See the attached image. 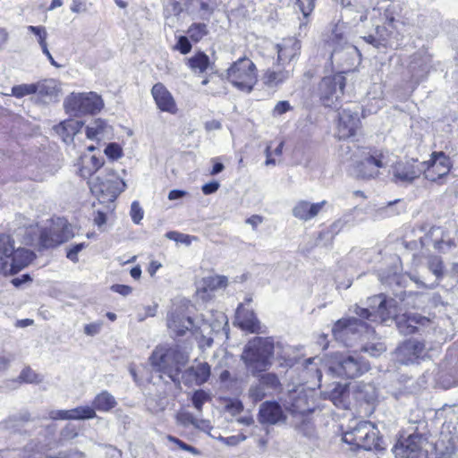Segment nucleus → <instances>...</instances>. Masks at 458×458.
<instances>
[{"instance_id":"obj_10","label":"nucleus","mask_w":458,"mask_h":458,"mask_svg":"<svg viewBox=\"0 0 458 458\" xmlns=\"http://www.w3.org/2000/svg\"><path fill=\"white\" fill-rule=\"evenodd\" d=\"M360 318H348L339 319L333 327L332 333L337 341L342 342L344 345L349 346L356 335L362 334H372L374 329L367 323Z\"/></svg>"},{"instance_id":"obj_32","label":"nucleus","mask_w":458,"mask_h":458,"mask_svg":"<svg viewBox=\"0 0 458 458\" xmlns=\"http://www.w3.org/2000/svg\"><path fill=\"white\" fill-rule=\"evenodd\" d=\"M381 0H342L344 6L354 7L357 12H364L360 20L362 21L367 19L370 10L375 11Z\"/></svg>"},{"instance_id":"obj_58","label":"nucleus","mask_w":458,"mask_h":458,"mask_svg":"<svg viewBox=\"0 0 458 458\" xmlns=\"http://www.w3.org/2000/svg\"><path fill=\"white\" fill-rule=\"evenodd\" d=\"M226 284L227 278L222 276H211L208 279V285L212 289L224 287Z\"/></svg>"},{"instance_id":"obj_4","label":"nucleus","mask_w":458,"mask_h":458,"mask_svg":"<svg viewBox=\"0 0 458 458\" xmlns=\"http://www.w3.org/2000/svg\"><path fill=\"white\" fill-rule=\"evenodd\" d=\"M378 433V429L371 422L360 420L348 427L343 435V441L356 449L381 450L384 447Z\"/></svg>"},{"instance_id":"obj_23","label":"nucleus","mask_w":458,"mask_h":458,"mask_svg":"<svg viewBox=\"0 0 458 458\" xmlns=\"http://www.w3.org/2000/svg\"><path fill=\"white\" fill-rule=\"evenodd\" d=\"M236 321L239 327L245 331L253 334L262 332L260 322L253 310L245 309L242 303L239 304L236 310Z\"/></svg>"},{"instance_id":"obj_25","label":"nucleus","mask_w":458,"mask_h":458,"mask_svg":"<svg viewBox=\"0 0 458 458\" xmlns=\"http://www.w3.org/2000/svg\"><path fill=\"white\" fill-rule=\"evenodd\" d=\"M326 203V200L318 203H310L306 200H300L293 207V215L300 220H310L318 216Z\"/></svg>"},{"instance_id":"obj_19","label":"nucleus","mask_w":458,"mask_h":458,"mask_svg":"<svg viewBox=\"0 0 458 458\" xmlns=\"http://www.w3.org/2000/svg\"><path fill=\"white\" fill-rule=\"evenodd\" d=\"M360 126V118L357 112L343 109L339 113L338 136L340 139H347L356 133Z\"/></svg>"},{"instance_id":"obj_3","label":"nucleus","mask_w":458,"mask_h":458,"mask_svg":"<svg viewBox=\"0 0 458 458\" xmlns=\"http://www.w3.org/2000/svg\"><path fill=\"white\" fill-rule=\"evenodd\" d=\"M274 340L270 337H254L243 349L242 359L253 376L271 366L274 355Z\"/></svg>"},{"instance_id":"obj_21","label":"nucleus","mask_w":458,"mask_h":458,"mask_svg":"<svg viewBox=\"0 0 458 458\" xmlns=\"http://www.w3.org/2000/svg\"><path fill=\"white\" fill-rule=\"evenodd\" d=\"M151 94L155 99L157 107L163 112L174 114L176 112V105L172 94L160 82L156 83L151 89Z\"/></svg>"},{"instance_id":"obj_16","label":"nucleus","mask_w":458,"mask_h":458,"mask_svg":"<svg viewBox=\"0 0 458 458\" xmlns=\"http://www.w3.org/2000/svg\"><path fill=\"white\" fill-rule=\"evenodd\" d=\"M425 163H418L416 160L397 162L392 170L394 182L399 184L411 183L419 178L425 170Z\"/></svg>"},{"instance_id":"obj_40","label":"nucleus","mask_w":458,"mask_h":458,"mask_svg":"<svg viewBox=\"0 0 458 458\" xmlns=\"http://www.w3.org/2000/svg\"><path fill=\"white\" fill-rule=\"evenodd\" d=\"M71 420H89L97 417L91 406H79L70 410Z\"/></svg>"},{"instance_id":"obj_41","label":"nucleus","mask_w":458,"mask_h":458,"mask_svg":"<svg viewBox=\"0 0 458 458\" xmlns=\"http://www.w3.org/2000/svg\"><path fill=\"white\" fill-rule=\"evenodd\" d=\"M259 382L267 390L276 391L281 387L278 377L275 373L261 374Z\"/></svg>"},{"instance_id":"obj_57","label":"nucleus","mask_w":458,"mask_h":458,"mask_svg":"<svg viewBox=\"0 0 458 458\" xmlns=\"http://www.w3.org/2000/svg\"><path fill=\"white\" fill-rule=\"evenodd\" d=\"M291 109H292V106L289 103V101L283 100V101L277 102V104L275 106V107L273 109L272 114L274 116L282 115V114H285L286 112L290 111Z\"/></svg>"},{"instance_id":"obj_42","label":"nucleus","mask_w":458,"mask_h":458,"mask_svg":"<svg viewBox=\"0 0 458 458\" xmlns=\"http://www.w3.org/2000/svg\"><path fill=\"white\" fill-rule=\"evenodd\" d=\"M187 33L192 41L199 42L208 34V29L205 23H193L188 29Z\"/></svg>"},{"instance_id":"obj_35","label":"nucleus","mask_w":458,"mask_h":458,"mask_svg":"<svg viewBox=\"0 0 458 458\" xmlns=\"http://www.w3.org/2000/svg\"><path fill=\"white\" fill-rule=\"evenodd\" d=\"M29 420L30 415L24 412L22 414L10 416L1 426L11 433L20 432Z\"/></svg>"},{"instance_id":"obj_64","label":"nucleus","mask_w":458,"mask_h":458,"mask_svg":"<svg viewBox=\"0 0 458 458\" xmlns=\"http://www.w3.org/2000/svg\"><path fill=\"white\" fill-rule=\"evenodd\" d=\"M71 11L75 13H81L87 11L85 0H72Z\"/></svg>"},{"instance_id":"obj_26","label":"nucleus","mask_w":458,"mask_h":458,"mask_svg":"<svg viewBox=\"0 0 458 458\" xmlns=\"http://www.w3.org/2000/svg\"><path fill=\"white\" fill-rule=\"evenodd\" d=\"M34 259V253L24 248L13 247V252L11 254L10 259H7V264L9 263V272L11 274H16L22 268L27 267Z\"/></svg>"},{"instance_id":"obj_39","label":"nucleus","mask_w":458,"mask_h":458,"mask_svg":"<svg viewBox=\"0 0 458 458\" xmlns=\"http://www.w3.org/2000/svg\"><path fill=\"white\" fill-rule=\"evenodd\" d=\"M106 128V123L101 119H97L86 127V135L89 140H100Z\"/></svg>"},{"instance_id":"obj_48","label":"nucleus","mask_w":458,"mask_h":458,"mask_svg":"<svg viewBox=\"0 0 458 458\" xmlns=\"http://www.w3.org/2000/svg\"><path fill=\"white\" fill-rule=\"evenodd\" d=\"M428 269L437 277L443 276V262L442 259L437 257H430L428 259Z\"/></svg>"},{"instance_id":"obj_47","label":"nucleus","mask_w":458,"mask_h":458,"mask_svg":"<svg viewBox=\"0 0 458 458\" xmlns=\"http://www.w3.org/2000/svg\"><path fill=\"white\" fill-rule=\"evenodd\" d=\"M210 398L209 394L202 390V389H199V390H196L193 394H192V397H191V402H192V404L193 406L199 411H200L202 410V406L203 404Z\"/></svg>"},{"instance_id":"obj_37","label":"nucleus","mask_w":458,"mask_h":458,"mask_svg":"<svg viewBox=\"0 0 458 458\" xmlns=\"http://www.w3.org/2000/svg\"><path fill=\"white\" fill-rule=\"evenodd\" d=\"M34 84L35 92L41 97H53L57 92V84L53 79H45Z\"/></svg>"},{"instance_id":"obj_8","label":"nucleus","mask_w":458,"mask_h":458,"mask_svg":"<svg viewBox=\"0 0 458 458\" xmlns=\"http://www.w3.org/2000/svg\"><path fill=\"white\" fill-rule=\"evenodd\" d=\"M369 369V364L359 355L339 354L331 361L328 371L335 377L354 378Z\"/></svg>"},{"instance_id":"obj_60","label":"nucleus","mask_w":458,"mask_h":458,"mask_svg":"<svg viewBox=\"0 0 458 458\" xmlns=\"http://www.w3.org/2000/svg\"><path fill=\"white\" fill-rule=\"evenodd\" d=\"M102 326H103L102 321H97V322H93L90 324H87L84 327V333L87 335L94 336L100 332Z\"/></svg>"},{"instance_id":"obj_55","label":"nucleus","mask_w":458,"mask_h":458,"mask_svg":"<svg viewBox=\"0 0 458 458\" xmlns=\"http://www.w3.org/2000/svg\"><path fill=\"white\" fill-rule=\"evenodd\" d=\"M175 48L179 50L182 55L188 54L191 50V44L189 40V38L181 36L178 38Z\"/></svg>"},{"instance_id":"obj_62","label":"nucleus","mask_w":458,"mask_h":458,"mask_svg":"<svg viewBox=\"0 0 458 458\" xmlns=\"http://www.w3.org/2000/svg\"><path fill=\"white\" fill-rule=\"evenodd\" d=\"M52 420H71L70 410H55L49 412Z\"/></svg>"},{"instance_id":"obj_31","label":"nucleus","mask_w":458,"mask_h":458,"mask_svg":"<svg viewBox=\"0 0 458 458\" xmlns=\"http://www.w3.org/2000/svg\"><path fill=\"white\" fill-rule=\"evenodd\" d=\"M117 404L115 398L107 391H102L97 394L92 402L94 411L106 412L114 408Z\"/></svg>"},{"instance_id":"obj_7","label":"nucleus","mask_w":458,"mask_h":458,"mask_svg":"<svg viewBox=\"0 0 458 458\" xmlns=\"http://www.w3.org/2000/svg\"><path fill=\"white\" fill-rule=\"evenodd\" d=\"M227 80L237 89L250 93L258 81L255 64L247 57L239 58L227 69Z\"/></svg>"},{"instance_id":"obj_33","label":"nucleus","mask_w":458,"mask_h":458,"mask_svg":"<svg viewBox=\"0 0 458 458\" xmlns=\"http://www.w3.org/2000/svg\"><path fill=\"white\" fill-rule=\"evenodd\" d=\"M13 241L10 235L0 233V271L7 269V259L13 252Z\"/></svg>"},{"instance_id":"obj_28","label":"nucleus","mask_w":458,"mask_h":458,"mask_svg":"<svg viewBox=\"0 0 458 458\" xmlns=\"http://www.w3.org/2000/svg\"><path fill=\"white\" fill-rule=\"evenodd\" d=\"M325 399H329L337 407H345V395L347 394L346 385L334 382L329 386V389L323 393Z\"/></svg>"},{"instance_id":"obj_44","label":"nucleus","mask_w":458,"mask_h":458,"mask_svg":"<svg viewBox=\"0 0 458 458\" xmlns=\"http://www.w3.org/2000/svg\"><path fill=\"white\" fill-rule=\"evenodd\" d=\"M267 394V390L259 382L251 385L248 391V396L254 403L263 400Z\"/></svg>"},{"instance_id":"obj_12","label":"nucleus","mask_w":458,"mask_h":458,"mask_svg":"<svg viewBox=\"0 0 458 458\" xmlns=\"http://www.w3.org/2000/svg\"><path fill=\"white\" fill-rule=\"evenodd\" d=\"M431 446L427 437L419 433L399 439L394 446L395 458H428V447Z\"/></svg>"},{"instance_id":"obj_14","label":"nucleus","mask_w":458,"mask_h":458,"mask_svg":"<svg viewBox=\"0 0 458 458\" xmlns=\"http://www.w3.org/2000/svg\"><path fill=\"white\" fill-rule=\"evenodd\" d=\"M72 236V228L67 220L57 217L49 228L40 232L39 243L44 248H51L68 241Z\"/></svg>"},{"instance_id":"obj_2","label":"nucleus","mask_w":458,"mask_h":458,"mask_svg":"<svg viewBox=\"0 0 458 458\" xmlns=\"http://www.w3.org/2000/svg\"><path fill=\"white\" fill-rule=\"evenodd\" d=\"M189 360V353L179 345L169 348L157 347L149 361L153 369L160 373V377H167L176 386L181 385L182 369Z\"/></svg>"},{"instance_id":"obj_27","label":"nucleus","mask_w":458,"mask_h":458,"mask_svg":"<svg viewBox=\"0 0 458 458\" xmlns=\"http://www.w3.org/2000/svg\"><path fill=\"white\" fill-rule=\"evenodd\" d=\"M83 123L78 120H65L54 127V131L64 142L70 143L74 136L81 130Z\"/></svg>"},{"instance_id":"obj_51","label":"nucleus","mask_w":458,"mask_h":458,"mask_svg":"<svg viewBox=\"0 0 458 458\" xmlns=\"http://www.w3.org/2000/svg\"><path fill=\"white\" fill-rule=\"evenodd\" d=\"M130 214L131 220L135 224L139 225L143 218L144 212L138 201H133L131 203Z\"/></svg>"},{"instance_id":"obj_50","label":"nucleus","mask_w":458,"mask_h":458,"mask_svg":"<svg viewBox=\"0 0 458 458\" xmlns=\"http://www.w3.org/2000/svg\"><path fill=\"white\" fill-rule=\"evenodd\" d=\"M19 378L25 383H37L40 381L38 375L29 367L21 370Z\"/></svg>"},{"instance_id":"obj_49","label":"nucleus","mask_w":458,"mask_h":458,"mask_svg":"<svg viewBox=\"0 0 458 458\" xmlns=\"http://www.w3.org/2000/svg\"><path fill=\"white\" fill-rule=\"evenodd\" d=\"M316 0H296L299 10L302 13L303 18L307 19L314 9Z\"/></svg>"},{"instance_id":"obj_54","label":"nucleus","mask_w":458,"mask_h":458,"mask_svg":"<svg viewBox=\"0 0 458 458\" xmlns=\"http://www.w3.org/2000/svg\"><path fill=\"white\" fill-rule=\"evenodd\" d=\"M86 244L84 242L77 243L72 245L71 248L68 249L66 257L73 263L78 262V254L81 252L83 249H85Z\"/></svg>"},{"instance_id":"obj_56","label":"nucleus","mask_w":458,"mask_h":458,"mask_svg":"<svg viewBox=\"0 0 458 458\" xmlns=\"http://www.w3.org/2000/svg\"><path fill=\"white\" fill-rule=\"evenodd\" d=\"M105 154L112 159H117L122 156V148L116 143H110L105 148Z\"/></svg>"},{"instance_id":"obj_45","label":"nucleus","mask_w":458,"mask_h":458,"mask_svg":"<svg viewBox=\"0 0 458 458\" xmlns=\"http://www.w3.org/2000/svg\"><path fill=\"white\" fill-rule=\"evenodd\" d=\"M35 84H20L12 88V95L21 98L28 95L35 94Z\"/></svg>"},{"instance_id":"obj_17","label":"nucleus","mask_w":458,"mask_h":458,"mask_svg":"<svg viewBox=\"0 0 458 458\" xmlns=\"http://www.w3.org/2000/svg\"><path fill=\"white\" fill-rule=\"evenodd\" d=\"M425 354V344L415 339L403 342L395 352L396 360L404 365L417 362Z\"/></svg>"},{"instance_id":"obj_61","label":"nucleus","mask_w":458,"mask_h":458,"mask_svg":"<svg viewBox=\"0 0 458 458\" xmlns=\"http://www.w3.org/2000/svg\"><path fill=\"white\" fill-rule=\"evenodd\" d=\"M14 360V355L10 352H3L0 354V371L6 370L11 362Z\"/></svg>"},{"instance_id":"obj_30","label":"nucleus","mask_w":458,"mask_h":458,"mask_svg":"<svg viewBox=\"0 0 458 458\" xmlns=\"http://www.w3.org/2000/svg\"><path fill=\"white\" fill-rule=\"evenodd\" d=\"M186 64L194 73H203L210 66V59L204 52L199 51L187 58Z\"/></svg>"},{"instance_id":"obj_46","label":"nucleus","mask_w":458,"mask_h":458,"mask_svg":"<svg viewBox=\"0 0 458 458\" xmlns=\"http://www.w3.org/2000/svg\"><path fill=\"white\" fill-rule=\"evenodd\" d=\"M27 30L35 35V37L37 38V41L39 44L40 47H43V46H47V31L44 26L30 25L27 27Z\"/></svg>"},{"instance_id":"obj_53","label":"nucleus","mask_w":458,"mask_h":458,"mask_svg":"<svg viewBox=\"0 0 458 458\" xmlns=\"http://www.w3.org/2000/svg\"><path fill=\"white\" fill-rule=\"evenodd\" d=\"M362 351L371 356H378L386 351V346L382 343L371 344L364 346Z\"/></svg>"},{"instance_id":"obj_24","label":"nucleus","mask_w":458,"mask_h":458,"mask_svg":"<svg viewBox=\"0 0 458 458\" xmlns=\"http://www.w3.org/2000/svg\"><path fill=\"white\" fill-rule=\"evenodd\" d=\"M211 374V368L207 362H200L188 368L182 375L185 384L194 382L197 386L205 384Z\"/></svg>"},{"instance_id":"obj_63","label":"nucleus","mask_w":458,"mask_h":458,"mask_svg":"<svg viewBox=\"0 0 458 458\" xmlns=\"http://www.w3.org/2000/svg\"><path fill=\"white\" fill-rule=\"evenodd\" d=\"M360 391H364L366 395L364 399L367 403H370L375 398V388L371 385H363L358 386Z\"/></svg>"},{"instance_id":"obj_11","label":"nucleus","mask_w":458,"mask_h":458,"mask_svg":"<svg viewBox=\"0 0 458 458\" xmlns=\"http://www.w3.org/2000/svg\"><path fill=\"white\" fill-rule=\"evenodd\" d=\"M103 101L97 93H72L64 100L66 112L72 115L95 114L103 107Z\"/></svg>"},{"instance_id":"obj_13","label":"nucleus","mask_w":458,"mask_h":458,"mask_svg":"<svg viewBox=\"0 0 458 458\" xmlns=\"http://www.w3.org/2000/svg\"><path fill=\"white\" fill-rule=\"evenodd\" d=\"M345 78L335 73L324 77L318 87V94L325 106L336 108L341 97L344 95Z\"/></svg>"},{"instance_id":"obj_43","label":"nucleus","mask_w":458,"mask_h":458,"mask_svg":"<svg viewBox=\"0 0 458 458\" xmlns=\"http://www.w3.org/2000/svg\"><path fill=\"white\" fill-rule=\"evenodd\" d=\"M385 28L377 26L376 35H368L363 37L364 40L375 47H386L387 45V37L384 35Z\"/></svg>"},{"instance_id":"obj_9","label":"nucleus","mask_w":458,"mask_h":458,"mask_svg":"<svg viewBox=\"0 0 458 458\" xmlns=\"http://www.w3.org/2000/svg\"><path fill=\"white\" fill-rule=\"evenodd\" d=\"M340 38L334 47L330 60L336 73L343 75L353 71L360 63L358 48Z\"/></svg>"},{"instance_id":"obj_22","label":"nucleus","mask_w":458,"mask_h":458,"mask_svg":"<svg viewBox=\"0 0 458 458\" xmlns=\"http://www.w3.org/2000/svg\"><path fill=\"white\" fill-rule=\"evenodd\" d=\"M277 62L280 64L290 63L300 54L301 43L294 38H284L276 46Z\"/></svg>"},{"instance_id":"obj_5","label":"nucleus","mask_w":458,"mask_h":458,"mask_svg":"<svg viewBox=\"0 0 458 458\" xmlns=\"http://www.w3.org/2000/svg\"><path fill=\"white\" fill-rule=\"evenodd\" d=\"M360 160L356 161L353 168L355 176L361 179L376 178L379 170L388 165L389 151L377 148H362L358 154Z\"/></svg>"},{"instance_id":"obj_34","label":"nucleus","mask_w":458,"mask_h":458,"mask_svg":"<svg viewBox=\"0 0 458 458\" xmlns=\"http://www.w3.org/2000/svg\"><path fill=\"white\" fill-rule=\"evenodd\" d=\"M291 75L292 72L290 70H268L264 74V83L270 88H275L287 81Z\"/></svg>"},{"instance_id":"obj_6","label":"nucleus","mask_w":458,"mask_h":458,"mask_svg":"<svg viewBox=\"0 0 458 458\" xmlns=\"http://www.w3.org/2000/svg\"><path fill=\"white\" fill-rule=\"evenodd\" d=\"M89 184L91 192L100 202L110 203H113L126 187L125 182L112 169L107 168L91 177Z\"/></svg>"},{"instance_id":"obj_20","label":"nucleus","mask_w":458,"mask_h":458,"mask_svg":"<svg viewBox=\"0 0 458 458\" xmlns=\"http://www.w3.org/2000/svg\"><path fill=\"white\" fill-rule=\"evenodd\" d=\"M285 415L280 404L276 402L263 403L259 411V420L262 424L274 425L285 420Z\"/></svg>"},{"instance_id":"obj_52","label":"nucleus","mask_w":458,"mask_h":458,"mask_svg":"<svg viewBox=\"0 0 458 458\" xmlns=\"http://www.w3.org/2000/svg\"><path fill=\"white\" fill-rule=\"evenodd\" d=\"M90 162L92 164V167L94 171H91V169L84 166L81 170V175L86 176L87 174L90 175L91 177H94L93 174L98 171V169L102 166L103 162L101 159L96 157L95 156H92L90 157Z\"/></svg>"},{"instance_id":"obj_36","label":"nucleus","mask_w":458,"mask_h":458,"mask_svg":"<svg viewBox=\"0 0 458 458\" xmlns=\"http://www.w3.org/2000/svg\"><path fill=\"white\" fill-rule=\"evenodd\" d=\"M38 446V443L33 439L29 442L21 450H19L18 453L13 451L12 454L8 452V456H12V458H41L45 454L42 450H36Z\"/></svg>"},{"instance_id":"obj_18","label":"nucleus","mask_w":458,"mask_h":458,"mask_svg":"<svg viewBox=\"0 0 458 458\" xmlns=\"http://www.w3.org/2000/svg\"><path fill=\"white\" fill-rule=\"evenodd\" d=\"M167 327L176 336H182L195 327L192 318L186 315L182 308L175 309L168 314Z\"/></svg>"},{"instance_id":"obj_15","label":"nucleus","mask_w":458,"mask_h":458,"mask_svg":"<svg viewBox=\"0 0 458 458\" xmlns=\"http://www.w3.org/2000/svg\"><path fill=\"white\" fill-rule=\"evenodd\" d=\"M424 163L426 165L422 173L428 181L442 183L443 178L450 172L451 163L444 152H433L431 158Z\"/></svg>"},{"instance_id":"obj_29","label":"nucleus","mask_w":458,"mask_h":458,"mask_svg":"<svg viewBox=\"0 0 458 458\" xmlns=\"http://www.w3.org/2000/svg\"><path fill=\"white\" fill-rule=\"evenodd\" d=\"M292 401L289 407H287L292 413L306 415L314 411V407L309 404L307 395L303 393H294L290 395Z\"/></svg>"},{"instance_id":"obj_59","label":"nucleus","mask_w":458,"mask_h":458,"mask_svg":"<svg viewBox=\"0 0 458 458\" xmlns=\"http://www.w3.org/2000/svg\"><path fill=\"white\" fill-rule=\"evenodd\" d=\"M36 443H38V446L36 447V450H42L44 451V454L41 458H69V456L65 453H59L57 456L52 457L47 454V451L50 449V441L46 442L44 444H41L39 441L36 440Z\"/></svg>"},{"instance_id":"obj_38","label":"nucleus","mask_w":458,"mask_h":458,"mask_svg":"<svg viewBox=\"0 0 458 458\" xmlns=\"http://www.w3.org/2000/svg\"><path fill=\"white\" fill-rule=\"evenodd\" d=\"M318 361L320 362L321 360L318 357L309 358L305 360L303 373L307 377H313L317 379L318 383L321 381L322 373L321 369L318 366Z\"/></svg>"},{"instance_id":"obj_1","label":"nucleus","mask_w":458,"mask_h":458,"mask_svg":"<svg viewBox=\"0 0 458 458\" xmlns=\"http://www.w3.org/2000/svg\"><path fill=\"white\" fill-rule=\"evenodd\" d=\"M354 312L371 322L386 323L395 320L398 330L403 335H411L417 331L419 325H426L428 319L418 314H403L399 316L396 301L386 298L383 294L374 295L368 299V307L358 305Z\"/></svg>"}]
</instances>
